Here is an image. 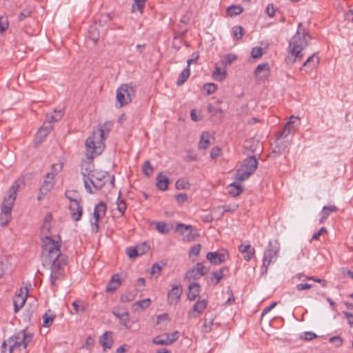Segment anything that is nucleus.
I'll return each mask as SVG.
<instances>
[{
  "label": "nucleus",
  "instance_id": "a18cd8bd",
  "mask_svg": "<svg viewBox=\"0 0 353 353\" xmlns=\"http://www.w3.org/2000/svg\"><path fill=\"white\" fill-rule=\"evenodd\" d=\"M14 347L9 343V339L3 341L1 344V353H12Z\"/></svg>",
  "mask_w": 353,
  "mask_h": 353
},
{
  "label": "nucleus",
  "instance_id": "de8ad7c7",
  "mask_svg": "<svg viewBox=\"0 0 353 353\" xmlns=\"http://www.w3.org/2000/svg\"><path fill=\"white\" fill-rule=\"evenodd\" d=\"M142 172L146 176H150L153 173V167L149 161H146L142 165Z\"/></svg>",
  "mask_w": 353,
  "mask_h": 353
},
{
  "label": "nucleus",
  "instance_id": "69168bd1",
  "mask_svg": "<svg viewBox=\"0 0 353 353\" xmlns=\"http://www.w3.org/2000/svg\"><path fill=\"white\" fill-rule=\"evenodd\" d=\"M317 337V335L311 332H305L303 334V336H301V339L305 341H311Z\"/></svg>",
  "mask_w": 353,
  "mask_h": 353
},
{
  "label": "nucleus",
  "instance_id": "20e7f679",
  "mask_svg": "<svg viewBox=\"0 0 353 353\" xmlns=\"http://www.w3.org/2000/svg\"><path fill=\"white\" fill-rule=\"evenodd\" d=\"M280 245L277 240L270 241L268 248L265 250L263 264L261 268V274L265 275L268 272V267L271 263L276 261L279 257Z\"/></svg>",
  "mask_w": 353,
  "mask_h": 353
},
{
  "label": "nucleus",
  "instance_id": "c03bdc74",
  "mask_svg": "<svg viewBox=\"0 0 353 353\" xmlns=\"http://www.w3.org/2000/svg\"><path fill=\"white\" fill-rule=\"evenodd\" d=\"M136 294L137 293L134 292H125L121 294L120 300L123 303L132 301L134 299Z\"/></svg>",
  "mask_w": 353,
  "mask_h": 353
},
{
  "label": "nucleus",
  "instance_id": "a211bd4d",
  "mask_svg": "<svg viewBox=\"0 0 353 353\" xmlns=\"http://www.w3.org/2000/svg\"><path fill=\"white\" fill-rule=\"evenodd\" d=\"M227 254L225 253H219L217 252H210L206 255V259L212 264L219 265L225 261Z\"/></svg>",
  "mask_w": 353,
  "mask_h": 353
},
{
  "label": "nucleus",
  "instance_id": "4d7b16f0",
  "mask_svg": "<svg viewBox=\"0 0 353 353\" xmlns=\"http://www.w3.org/2000/svg\"><path fill=\"white\" fill-rule=\"evenodd\" d=\"M117 205L118 211L121 215H123L126 210V203L123 200H120V195H119Z\"/></svg>",
  "mask_w": 353,
  "mask_h": 353
},
{
  "label": "nucleus",
  "instance_id": "f8f14e48",
  "mask_svg": "<svg viewBox=\"0 0 353 353\" xmlns=\"http://www.w3.org/2000/svg\"><path fill=\"white\" fill-rule=\"evenodd\" d=\"M106 205L103 201L99 202L94 206L93 212V217L94 219V222L92 223V227L94 232H99V221L100 218L105 215L106 212Z\"/></svg>",
  "mask_w": 353,
  "mask_h": 353
},
{
  "label": "nucleus",
  "instance_id": "b1692460",
  "mask_svg": "<svg viewBox=\"0 0 353 353\" xmlns=\"http://www.w3.org/2000/svg\"><path fill=\"white\" fill-rule=\"evenodd\" d=\"M200 293V285L199 283L193 282L188 286V298L190 301H194Z\"/></svg>",
  "mask_w": 353,
  "mask_h": 353
},
{
  "label": "nucleus",
  "instance_id": "393cba45",
  "mask_svg": "<svg viewBox=\"0 0 353 353\" xmlns=\"http://www.w3.org/2000/svg\"><path fill=\"white\" fill-rule=\"evenodd\" d=\"M319 57L315 54H313L303 63V67H305L307 68V72H310L313 68H316L319 64Z\"/></svg>",
  "mask_w": 353,
  "mask_h": 353
},
{
  "label": "nucleus",
  "instance_id": "49530a36",
  "mask_svg": "<svg viewBox=\"0 0 353 353\" xmlns=\"http://www.w3.org/2000/svg\"><path fill=\"white\" fill-rule=\"evenodd\" d=\"M190 186V183L184 179H178L175 183V187L177 190L189 189Z\"/></svg>",
  "mask_w": 353,
  "mask_h": 353
},
{
  "label": "nucleus",
  "instance_id": "a878e982",
  "mask_svg": "<svg viewBox=\"0 0 353 353\" xmlns=\"http://www.w3.org/2000/svg\"><path fill=\"white\" fill-rule=\"evenodd\" d=\"M53 126L50 123H47L44 122L43 126H41L37 133V139H39L40 141H42L47 135L50 133Z\"/></svg>",
  "mask_w": 353,
  "mask_h": 353
},
{
  "label": "nucleus",
  "instance_id": "6e6d98bb",
  "mask_svg": "<svg viewBox=\"0 0 353 353\" xmlns=\"http://www.w3.org/2000/svg\"><path fill=\"white\" fill-rule=\"evenodd\" d=\"M264 51L261 47H254L252 48L251 54L254 59H259L263 54Z\"/></svg>",
  "mask_w": 353,
  "mask_h": 353
},
{
  "label": "nucleus",
  "instance_id": "f3484780",
  "mask_svg": "<svg viewBox=\"0 0 353 353\" xmlns=\"http://www.w3.org/2000/svg\"><path fill=\"white\" fill-rule=\"evenodd\" d=\"M299 124V118L291 116L283 130V134L287 136L290 133H294L298 129Z\"/></svg>",
  "mask_w": 353,
  "mask_h": 353
},
{
  "label": "nucleus",
  "instance_id": "9d476101",
  "mask_svg": "<svg viewBox=\"0 0 353 353\" xmlns=\"http://www.w3.org/2000/svg\"><path fill=\"white\" fill-rule=\"evenodd\" d=\"M108 174V172L95 170L88 178V181H90L95 190H101L105 183V179Z\"/></svg>",
  "mask_w": 353,
  "mask_h": 353
},
{
  "label": "nucleus",
  "instance_id": "0eeeda50",
  "mask_svg": "<svg viewBox=\"0 0 353 353\" xmlns=\"http://www.w3.org/2000/svg\"><path fill=\"white\" fill-rule=\"evenodd\" d=\"M8 339L9 343L12 344L14 347L23 345L24 348H26L32 341L33 334L32 332H26L25 330H23L15 333Z\"/></svg>",
  "mask_w": 353,
  "mask_h": 353
},
{
  "label": "nucleus",
  "instance_id": "5701e85b",
  "mask_svg": "<svg viewBox=\"0 0 353 353\" xmlns=\"http://www.w3.org/2000/svg\"><path fill=\"white\" fill-rule=\"evenodd\" d=\"M121 284L119 274H114L106 287L107 292H114Z\"/></svg>",
  "mask_w": 353,
  "mask_h": 353
},
{
  "label": "nucleus",
  "instance_id": "e2e57ef3",
  "mask_svg": "<svg viewBox=\"0 0 353 353\" xmlns=\"http://www.w3.org/2000/svg\"><path fill=\"white\" fill-rule=\"evenodd\" d=\"M32 10L29 9L23 10L18 16L19 21H23L24 19L30 16Z\"/></svg>",
  "mask_w": 353,
  "mask_h": 353
},
{
  "label": "nucleus",
  "instance_id": "5fc2aeb1",
  "mask_svg": "<svg viewBox=\"0 0 353 353\" xmlns=\"http://www.w3.org/2000/svg\"><path fill=\"white\" fill-rule=\"evenodd\" d=\"M136 247L139 256L144 254L150 250V245L146 242H143Z\"/></svg>",
  "mask_w": 353,
  "mask_h": 353
},
{
  "label": "nucleus",
  "instance_id": "774afa93",
  "mask_svg": "<svg viewBox=\"0 0 353 353\" xmlns=\"http://www.w3.org/2000/svg\"><path fill=\"white\" fill-rule=\"evenodd\" d=\"M161 271V267L158 263H154L152 265L151 268V274L153 275H157V276L160 275Z\"/></svg>",
  "mask_w": 353,
  "mask_h": 353
},
{
  "label": "nucleus",
  "instance_id": "37998d69",
  "mask_svg": "<svg viewBox=\"0 0 353 353\" xmlns=\"http://www.w3.org/2000/svg\"><path fill=\"white\" fill-rule=\"evenodd\" d=\"M232 34L234 40H240L244 34V30L241 26H234L232 28Z\"/></svg>",
  "mask_w": 353,
  "mask_h": 353
},
{
  "label": "nucleus",
  "instance_id": "4468645a",
  "mask_svg": "<svg viewBox=\"0 0 353 353\" xmlns=\"http://www.w3.org/2000/svg\"><path fill=\"white\" fill-rule=\"evenodd\" d=\"M28 294V290L26 288L24 290L19 289L14 297L13 303L14 305V312H17L24 305Z\"/></svg>",
  "mask_w": 353,
  "mask_h": 353
},
{
  "label": "nucleus",
  "instance_id": "09e8293b",
  "mask_svg": "<svg viewBox=\"0 0 353 353\" xmlns=\"http://www.w3.org/2000/svg\"><path fill=\"white\" fill-rule=\"evenodd\" d=\"M217 86L213 83H208L203 85V89L207 94H212L216 90Z\"/></svg>",
  "mask_w": 353,
  "mask_h": 353
},
{
  "label": "nucleus",
  "instance_id": "ddd939ff",
  "mask_svg": "<svg viewBox=\"0 0 353 353\" xmlns=\"http://www.w3.org/2000/svg\"><path fill=\"white\" fill-rule=\"evenodd\" d=\"M183 288L181 285H173L172 289L168 292L167 301L168 304H176L181 299Z\"/></svg>",
  "mask_w": 353,
  "mask_h": 353
},
{
  "label": "nucleus",
  "instance_id": "c9c22d12",
  "mask_svg": "<svg viewBox=\"0 0 353 353\" xmlns=\"http://www.w3.org/2000/svg\"><path fill=\"white\" fill-rule=\"evenodd\" d=\"M55 316V314L50 310H48L43 315V326L46 327H49L52 325Z\"/></svg>",
  "mask_w": 353,
  "mask_h": 353
},
{
  "label": "nucleus",
  "instance_id": "79ce46f5",
  "mask_svg": "<svg viewBox=\"0 0 353 353\" xmlns=\"http://www.w3.org/2000/svg\"><path fill=\"white\" fill-rule=\"evenodd\" d=\"M243 11V8L240 6H231L227 9V14L230 17H235L240 14Z\"/></svg>",
  "mask_w": 353,
  "mask_h": 353
},
{
  "label": "nucleus",
  "instance_id": "c85d7f7f",
  "mask_svg": "<svg viewBox=\"0 0 353 353\" xmlns=\"http://www.w3.org/2000/svg\"><path fill=\"white\" fill-rule=\"evenodd\" d=\"M63 116V110H54L53 114H46V123H50L52 125V123L57 122L62 119Z\"/></svg>",
  "mask_w": 353,
  "mask_h": 353
},
{
  "label": "nucleus",
  "instance_id": "ea45409f",
  "mask_svg": "<svg viewBox=\"0 0 353 353\" xmlns=\"http://www.w3.org/2000/svg\"><path fill=\"white\" fill-rule=\"evenodd\" d=\"M72 307L75 310L76 314L83 313L86 308L85 303L80 299H77L72 303Z\"/></svg>",
  "mask_w": 353,
  "mask_h": 353
},
{
  "label": "nucleus",
  "instance_id": "864d4df0",
  "mask_svg": "<svg viewBox=\"0 0 353 353\" xmlns=\"http://www.w3.org/2000/svg\"><path fill=\"white\" fill-rule=\"evenodd\" d=\"M9 267V263L5 258L0 259V278L5 274Z\"/></svg>",
  "mask_w": 353,
  "mask_h": 353
},
{
  "label": "nucleus",
  "instance_id": "4be33fe9",
  "mask_svg": "<svg viewBox=\"0 0 353 353\" xmlns=\"http://www.w3.org/2000/svg\"><path fill=\"white\" fill-rule=\"evenodd\" d=\"M225 271H228L227 268H221L218 270L213 271L210 277L211 284L213 285H217L224 276Z\"/></svg>",
  "mask_w": 353,
  "mask_h": 353
},
{
  "label": "nucleus",
  "instance_id": "aec40b11",
  "mask_svg": "<svg viewBox=\"0 0 353 353\" xmlns=\"http://www.w3.org/2000/svg\"><path fill=\"white\" fill-rule=\"evenodd\" d=\"M239 250L242 253L243 259L250 261L255 254V250L250 244H241Z\"/></svg>",
  "mask_w": 353,
  "mask_h": 353
},
{
  "label": "nucleus",
  "instance_id": "8fccbe9b",
  "mask_svg": "<svg viewBox=\"0 0 353 353\" xmlns=\"http://www.w3.org/2000/svg\"><path fill=\"white\" fill-rule=\"evenodd\" d=\"M112 125H113L112 122L107 121L103 124V127H99V128L94 129L92 131V133L94 132V130H97L98 129H101V130H103L104 131V140H105L106 139L110 129L112 128Z\"/></svg>",
  "mask_w": 353,
  "mask_h": 353
},
{
  "label": "nucleus",
  "instance_id": "423d86ee",
  "mask_svg": "<svg viewBox=\"0 0 353 353\" xmlns=\"http://www.w3.org/2000/svg\"><path fill=\"white\" fill-rule=\"evenodd\" d=\"M135 89L128 85L123 84L117 90V101L119 103L120 107L130 103L135 96Z\"/></svg>",
  "mask_w": 353,
  "mask_h": 353
},
{
  "label": "nucleus",
  "instance_id": "2eb2a0df",
  "mask_svg": "<svg viewBox=\"0 0 353 353\" xmlns=\"http://www.w3.org/2000/svg\"><path fill=\"white\" fill-rule=\"evenodd\" d=\"M81 202L71 203L69 205V210L71 219L74 221L81 220L83 214V206Z\"/></svg>",
  "mask_w": 353,
  "mask_h": 353
},
{
  "label": "nucleus",
  "instance_id": "680f3d73",
  "mask_svg": "<svg viewBox=\"0 0 353 353\" xmlns=\"http://www.w3.org/2000/svg\"><path fill=\"white\" fill-rule=\"evenodd\" d=\"M330 342L334 344L336 347H340L343 343V339L339 336H334L330 339Z\"/></svg>",
  "mask_w": 353,
  "mask_h": 353
},
{
  "label": "nucleus",
  "instance_id": "4c0bfd02",
  "mask_svg": "<svg viewBox=\"0 0 353 353\" xmlns=\"http://www.w3.org/2000/svg\"><path fill=\"white\" fill-rule=\"evenodd\" d=\"M207 305L208 301L205 299L199 300L194 303L192 310L193 312H197L198 314H201L206 308Z\"/></svg>",
  "mask_w": 353,
  "mask_h": 353
},
{
  "label": "nucleus",
  "instance_id": "052dcab7",
  "mask_svg": "<svg viewBox=\"0 0 353 353\" xmlns=\"http://www.w3.org/2000/svg\"><path fill=\"white\" fill-rule=\"evenodd\" d=\"M8 28V21L6 17H0V32H5Z\"/></svg>",
  "mask_w": 353,
  "mask_h": 353
},
{
  "label": "nucleus",
  "instance_id": "bb28decb",
  "mask_svg": "<svg viewBox=\"0 0 353 353\" xmlns=\"http://www.w3.org/2000/svg\"><path fill=\"white\" fill-rule=\"evenodd\" d=\"M227 190L228 194L233 197L239 196L243 190V187L235 182L228 185L227 186Z\"/></svg>",
  "mask_w": 353,
  "mask_h": 353
},
{
  "label": "nucleus",
  "instance_id": "0e129e2a",
  "mask_svg": "<svg viewBox=\"0 0 353 353\" xmlns=\"http://www.w3.org/2000/svg\"><path fill=\"white\" fill-rule=\"evenodd\" d=\"M89 37L94 43H97L99 39V34L95 32L94 28H91L89 30Z\"/></svg>",
  "mask_w": 353,
  "mask_h": 353
},
{
  "label": "nucleus",
  "instance_id": "338daca9",
  "mask_svg": "<svg viewBox=\"0 0 353 353\" xmlns=\"http://www.w3.org/2000/svg\"><path fill=\"white\" fill-rule=\"evenodd\" d=\"M313 287V285L312 284H310V283H299L296 285V289L298 290V291H303V290H308V289H310Z\"/></svg>",
  "mask_w": 353,
  "mask_h": 353
},
{
  "label": "nucleus",
  "instance_id": "c756f323",
  "mask_svg": "<svg viewBox=\"0 0 353 353\" xmlns=\"http://www.w3.org/2000/svg\"><path fill=\"white\" fill-rule=\"evenodd\" d=\"M54 182L52 181H43L41 187L39 190V194L38 195L37 199L39 201H41L43 196L47 194L50 190L54 186Z\"/></svg>",
  "mask_w": 353,
  "mask_h": 353
},
{
  "label": "nucleus",
  "instance_id": "f257e3e1",
  "mask_svg": "<svg viewBox=\"0 0 353 353\" xmlns=\"http://www.w3.org/2000/svg\"><path fill=\"white\" fill-rule=\"evenodd\" d=\"M43 243V265L50 268V283L54 285L56 281L63 277L68 257L61 253L60 243L50 236H46Z\"/></svg>",
  "mask_w": 353,
  "mask_h": 353
},
{
  "label": "nucleus",
  "instance_id": "13d9d810",
  "mask_svg": "<svg viewBox=\"0 0 353 353\" xmlns=\"http://www.w3.org/2000/svg\"><path fill=\"white\" fill-rule=\"evenodd\" d=\"M126 254L128 256V257L130 259H134V258L139 256L136 246L134 248H131V247L128 248L126 249Z\"/></svg>",
  "mask_w": 353,
  "mask_h": 353
},
{
  "label": "nucleus",
  "instance_id": "f704fd0d",
  "mask_svg": "<svg viewBox=\"0 0 353 353\" xmlns=\"http://www.w3.org/2000/svg\"><path fill=\"white\" fill-rule=\"evenodd\" d=\"M296 277L299 279V280H302V281H316L317 283H319L320 284H321V285L323 287H325L327 285V281L325 280V279H318V278H316L314 276H305L303 274H297L296 275Z\"/></svg>",
  "mask_w": 353,
  "mask_h": 353
},
{
  "label": "nucleus",
  "instance_id": "3c124183",
  "mask_svg": "<svg viewBox=\"0 0 353 353\" xmlns=\"http://www.w3.org/2000/svg\"><path fill=\"white\" fill-rule=\"evenodd\" d=\"M152 342L156 345H168L171 344L167 336H165V339H162L161 336H160L154 337L152 340Z\"/></svg>",
  "mask_w": 353,
  "mask_h": 353
},
{
  "label": "nucleus",
  "instance_id": "1a4fd4ad",
  "mask_svg": "<svg viewBox=\"0 0 353 353\" xmlns=\"http://www.w3.org/2000/svg\"><path fill=\"white\" fill-rule=\"evenodd\" d=\"M176 230L183 236V240L185 241H193L199 236L197 229L190 225L178 223L176 226Z\"/></svg>",
  "mask_w": 353,
  "mask_h": 353
},
{
  "label": "nucleus",
  "instance_id": "9b49d317",
  "mask_svg": "<svg viewBox=\"0 0 353 353\" xmlns=\"http://www.w3.org/2000/svg\"><path fill=\"white\" fill-rule=\"evenodd\" d=\"M208 268H205L202 263H197L194 268L186 272L185 279L189 281L192 280H196L202 276L208 274Z\"/></svg>",
  "mask_w": 353,
  "mask_h": 353
},
{
  "label": "nucleus",
  "instance_id": "e433bc0d",
  "mask_svg": "<svg viewBox=\"0 0 353 353\" xmlns=\"http://www.w3.org/2000/svg\"><path fill=\"white\" fill-rule=\"evenodd\" d=\"M190 74V70L188 67H186L179 75L176 81V85L178 86L182 85L189 78Z\"/></svg>",
  "mask_w": 353,
  "mask_h": 353
},
{
  "label": "nucleus",
  "instance_id": "412c9836",
  "mask_svg": "<svg viewBox=\"0 0 353 353\" xmlns=\"http://www.w3.org/2000/svg\"><path fill=\"white\" fill-rule=\"evenodd\" d=\"M99 342L104 350L110 349L113 343L112 332H105L100 337Z\"/></svg>",
  "mask_w": 353,
  "mask_h": 353
},
{
  "label": "nucleus",
  "instance_id": "58836bf2",
  "mask_svg": "<svg viewBox=\"0 0 353 353\" xmlns=\"http://www.w3.org/2000/svg\"><path fill=\"white\" fill-rule=\"evenodd\" d=\"M236 59L237 57L234 54H227L223 57L219 63L221 66L225 68L227 65H231Z\"/></svg>",
  "mask_w": 353,
  "mask_h": 353
},
{
  "label": "nucleus",
  "instance_id": "72a5a7b5",
  "mask_svg": "<svg viewBox=\"0 0 353 353\" xmlns=\"http://www.w3.org/2000/svg\"><path fill=\"white\" fill-rule=\"evenodd\" d=\"M65 196L69 200L70 203L82 201L79 193L75 190L65 191Z\"/></svg>",
  "mask_w": 353,
  "mask_h": 353
},
{
  "label": "nucleus",
  "instance_id": "39448f33",
  "mask_svg": "<svg viewBox=\"0 0 353 353\" xmlns=\"http://www.w3.org/2000/svg\"><path fill=\"white\" fill-rule=\"evenodd\" d=\"M258 161L254 156L246 158L235 174V179L243 181L248 179L256 170Z\"/></svg>",
  "mask_w": 353,
  "mask_h": 353
},
{
  "label": "nucleus",
  "instance_id": "7ed1b4c3",
  "mask_svg": "<svg viewBox=\"0 0 353 353\" xmlns=\"http://www.w3.org/2000/svg\"><path fill=\"white\" fill-rule=\"evenodd\" d=\"M301 23L299 24L295 34L290 39L288 44V55L285 58L288 64H293L297 59H302L303 50L308 46L311 37L305 30L301 29Z\"/></svg>",
  "mask_w": 353,
  "mask_h": 353
},
{
  "label": "nucleus",
  "instance_id": "cd10ccee",
  "mask_svg": "<svg viewBox=\"0 0 353 353\" xmlns=\"http://www.w3.org/2000/svg\"><path fill=\"white\" fill-rule=\"evenodd\" d=\"M169 179L160 172L157 176V187L161 191H165L168 188Z\"/></svg>",
  "mask_w": 353,
  "mask_h": 353
},
{
  "label": "nucleus",
  "instance_id": "6ab92c4d",
  "mask_svg": "<svg viewBox=\"0 0 353 353\" xmlns=\"http://www.w3.org/2000/svg\"><path fill=\"white\" fill-rule=\"evenodd\" d=\"M269 74L270 68L268 63L259 64L254 70V75L259 80H265Z\"/></svg>",
  "mask_w": 353,
  "mask_h": 353
},
{
  "label": "nucleus",
  "instance_id": "a19ab883",
  "mask_svg": "<svg viewBox=\"0 0 353 353\" xmlns=\"http://www.w3.org/2000/svg\"><path fill=\"white\" fill-rule=\"evenodd\" d=\"M11 217V211L1 209L0 221L1 225H6L10 221Z\"/></svg>",
  "mask_w": 353,
  "mask_h": 353
},
{
  "label": "nucleus",
  "instance_id": "f03ea898",
  "mask_svg": "<svg viewBox=\"0 0 353 353\" xmlns=\"http://www.w3.org/2000/svg\"><path fill=\"white\" fill-rule=\"evenodd\" d=\"M86 157L87 160H83L81 165V172L83 176V183L85 188L90 194L94 192L88 183V178L91 175L92 171H94L93 159L95 156L101 154L105 148L104 144V131L98 129L94 130L93 134L85 141Z\"/></svg>",
  "mask_w": 353,
  "mask_h": 353
},
{
  "label": "nucleus",
  "instance_id": "2f4dec72",
  "mask_svg": "<svg viewBox=\"0 0 353 353\" xmlns=\"http://www.w3.org/2000/svg\"><path fill=\"white\" fill-rule=\"evenodd\" d=\"M227 72L225 68H221L218 64L215 66V70L213 72V78L219 81H223L226 78Z\"/></svg>",
  "mask_w": 353,
  "mask_h": 353
},
{
  "label": "nucleus",
  "instance_id": "dca6fc26",
  "mask_svg": "<svg viewBox=\"0 0 353 353\" xmlns=\"http://www.w3.org/2000/svg\"><path fill=\"white\" fill-rule=\"evenodd\" d=\"M112 312L114 316L120 320L121 325L127 329L130 327L128 325V323L130 321L129 312L126 308L114 309Z\"/></svg>",
  "mask_w": 353,
  "mask_h": 353
},
{
  "label": "nucleus",
  "instance_id": "603ef678",
  "mask_svg": "<svg viewBox=\"0 0 353 353\" xmlns=\"http://www.w3.org/2000/svg\"><path fill=\"white\" fill-rule=\"evenodd\" d=\"M156 229L158 230L159 232L163 234L168 233L170 230L169 228H168L167 224L163 222H157Z\"/></svg>",
  "mask_w": 353,
  "mask_h": 353
},
{
  "label": "nucleus",
  "instance_id": "473e14b6",
  "mask_svg": "<svg viewBox=\"0 0 353 353\" xmlns=\"http://www.w3.org/2000/svg\"><path fill=\"white\" fill-rule=\"evenodd\" d=\"M211 144L210 134L208 132H203L201 134V140L199 143V148L201 150L207 149Z\"/></svg>",
  "mask_w": 353,
  "mask_h": 353
},
{
  "label": "nucleus",
  "instance_id": "6e6552de",
  "mask_svg": "<svg viewBox=\"0 0 353 353\" xmlns=\"http://www.w3.org/2000/svg\"><path fill=\"white\" fill-rule=\"evenodd\" d=\"M19 188V183L17 181L14 182V183L10 188L8 196L4 198L1 204V209H3V210L12 211V207L17 198Z\"/></svg>",
  "mask_w": 353,
  "mask_h": 353
},
{
  "label": "nucleus",
  "instance_id": "bf43d9fd",
  "mask_svg": "<svg viewBox=\"0 0 353 353\" xmlns=\"http://www.w3.org/2000/svg\"><path fill=\"white\" fill-rule=\"evenodd\" d=\"M175 199L178 203L182 204L188 199V196L185 193H179L175 195Z\"/></svg>",
  "mask_w": 353,
  "mask_h": 353
},
{
  "label": "nucleus",
  "instance_id": "7c9ffc66",
  "mask_svg": "<svg viewBox=\"0 0 353 353\" xmlns=\"http://www.w3.org/2000/svg\"><path fill=\"white\" fill-rule=\"evenodd\" d=\"M151 304V300L149 298L137 301L134 303L132 305V308L134 311L137 312L140 310H145L148 308Z\"/></svg>",
  "mask_w": 353,
  "mask_h": 353
}]
</instances>
